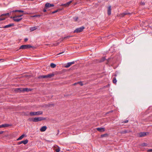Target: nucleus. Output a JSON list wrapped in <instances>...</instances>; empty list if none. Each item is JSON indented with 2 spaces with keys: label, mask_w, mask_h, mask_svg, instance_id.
I'll return each instance as SVG.
<instances>
[{
  "label": "nucleus",
  "mask_w": 152,
  "mask_h": 152,
  "mask_svg": "<svg viewBox=\"0 0 152 152\" xmlns=\"http://www.w3.org/2000/svg\"><path fill=\"white\" fill-rule=\"evenodd\" d=\"M28 40V39L27 38H25L24 39V41L26 42Z\"/></svg>",
  "instance_id": "nucleus-43"
},
{
  "label": "nucleus",
  "mask_w": 152,
  "mask_h": 152,
  "mask_svg": "<svg viewBox=\"0 0 152 152\" xmlns=\"http://www.w3.org/2000/svg\"><path fill=\"white\" fill-rule=\"evenodd\" d=\"M78 19V17H74V19L75 21H77Z\"/></svg>",
  "instance_id": "nucleus-35"
},
{
  "label": "nucleus",
  "mask_w": 152,
  "mask_h": 152,
  "mask_svg": "<svg viewBox=\"0 0 152 152\" xmlns=\"http://www.w3.org/2000/svg\"><path fill=\"white\" fill-rule=\"evenodd\" d=\"M5 18H0V21H2L5 19Z\"/></svg>",
  "instance_id": "nucleus-36"
},
{
  "label": "nucleus",
  "mask_w": 152,
  "mask_h": 152,
  "mask_svg": "<svg viewBox=\"0 0 152 152\" xmlns=\"http://www.w3.org/2000/svg\"><path fill=\"white\" fill-rule=\"evenodd\" d=\"M147 151L148 152H152V149H148Z\"/></svg>",
  "instance_id": "nucleus-41"
},
{
  "label": "nucleus",
  "mask_w": 152,
  "mask_h": 152,
  "mask_svg": "<svg viewBox=\"0 0 152 152\" xmlns=\"http://www.w3.org/2000/svg\"><path fill=\"white\" fill-rule=\"evenodd\" d=\"M38 27H39V26H38L31 27L29 29L31 31H32L37 29Z\"/></svg>",
  "instance_id": "nucleus-12"
},
{
  "label": "nucleus",
  "mask_w": 152,
  "mask_h": 152,
  "mask_svg": "<svg viewBox=\"0 0 152 152\" xmlns=\"http://www.w3.org/2000/svg\"><path fill=\"white\" fill-rule=\"evenodd\" d=\"M46 75L47 78H50L53 77L54 75V74L53 73H52Z\"/></svg>",
  "instance_id": "nucleus-18"
},
{
  "label": "nucleus",
  "mask_w": 152,
  "mask_h": 152,
  "mask_svg": "<svg viewBox=\"0 0 152 152\" xmlns=\"http://www.w3.org/2000/svg\"><path fill=\"white\" fill-rule=\"evenodd\" d=\"M43 11L44 12H46V9H44L43 10Z\"/></svg>",
  "instance_id": "nucleus-46"
},
{
  "label": "nucleus",
  "mask_w": 152,
  "mask_h": 152,
  "mask_svg": "<svg viewBox=\"0 0 152 152\" xmlns=\"http://www.w3.org/2000/svg\"><path fill=\"white\" fill-rule=\"evenodd\" d=\"M61 6H64L65 7H67L68 6L67 4H66V3L64 4H62L61 5Z\"/></svg>",
  "instance_id": "nucleus-31"
},
{
  "label": "nucleus",
  "mask_w": 152,
  "mask_h": 152,
  "mask_svg": "<svg viewBox=\"0 0 152 152\" xmlns=\"http://www.w3.org/2000/svg\"><path fill=\"white\" fill-rule=\"evenodd\" d=\"M106 59L105 57H102L100 61V62H102L104 61Z\"/></svg>",
  "instance_id": "nucleus-28"
},
{
  "label": "nucleus",
  "mask_w": 152,
  "mask_h": 152,
  "mask_svg": "<svg viewBox=\"0 0 152 152\" xmlns=\"http://www.w3.org/2000/svg\"><path fill=\"white\" fill-rule=\"evenodd\" d=\"M6 16V13H5V14H1V15H0V16L2 17V16Z\"/></svg>",
  "instance_id": "nucleus-40"
},
{
  "label": "nucleus",
  "mask_w": 152,
  "mask_h": 152,
  "mask_svg": "<svg viewBox=\"0 0 152 152\" xmlns=\"http://www.w3.org/2000/svg\"><path fill=\"white\" fill-rule=\"evenodd\" d=\"M10 125L8 124H4L0 125V128H4L10 126Z\"/></svg>",
  "instance_id": "nucleus-13"
},
{
  "label": "nucleus",
  "mask_w": 152,
  "mask_h": 152,
  "mask_svg": "<svg viewBox=\"0 0 152 152\" xmlns=\"http://www.w3.org/2000/svg\"><path fill=\"white\" fill-rule=\"evenodd\" d=\"M72 2V1H69L67 2L66 4H67L68 6H69V5L70 4V3Z\"/></svg>",
  "instance_id": "nucleus-34"
},
{
  "label": "nucleus",
  "mask_w": 152,
  "mask_h": 152,
  "mask_svg": "<svg viewBox=\"0 0 152 152\" xmlns=\"http://www.w3.org/2000/svg\"><path fill=\"white\" fill-rule=\"evenodd\" d=\"M111 6H110L108 7L107 10V14L109 15H110L111 14Z\"/></svg>",
  "instance_id": "nucleus-14"
},
{
  "label": "nucleus",
  "mask_w": 152,
  "mask_h": 152,
  "mask_svg": "<svg viewBox=\"0 0 152 152\" xmlns=\"http://www.w3.org/2000/svg\"><path fill=\"white\" fill-rule=\"evenodd\" d=\"M22 12L24 13V11L23 10H13L12 11V12Z\"/></svg>",
  "instance_id": "nucleus-22"
},
{
  "label": "nucleus",
  "mask_w": 152,
  "mask_h": 152,
  "mask_svg": "<svg viewBox=\"0 0 152 152\" xmlns=\"http://www.w3.org/2000/svg\"><path fill=\"white\" fill-rule=\"evenodd\" d=\"M54 6L53 4L47 3L45 4V9H47L50 7H53Z\"/></svg>",
  "instance_id": "nucleus-6"
},
{
  "label": "nucleus",
  "mask_w": 152,
  "mask_h": 152,
  "mask_svg": "<svg viewBox=\"0 0 152 152\" xmlns=\"http://www.w3.org/2000/svg\"><path fill=\"white\" fill-rule=\"evenodd\" d=\"M75 62L73 61L72 62H70L66 64L65 65V67L66 68H68L72 64H75Z\"/></svg>",
  "instance_id": "nucleus-11"
},
{
  "label": "nucleus",
  "mask_w": 152,
  "mask_h": 152,
  "mask_svg": "<svg viewBox=\"0 0 152 152\" xmlns=\"http://www.w3.org/2000/svg\"><path fill=\"white\" fill-rule=\"evenodd\" d=\"M23 14H26V13H24Z\"/></svg>",
  "instance_id": "nucleus-49"
},
{
  "label": "nucleus",
  "mask_w": 152,
  "mask_h": 152,
  "mask_svg": "<svg viewBox=\"0 0 152 152\" xmlns=\"http://www.w3.org/2000/svg\"><path fill=\"white\" fill-rule=\"evenodd\" d=\"M14 26V24L13 23H11L9 25L1 27L2 28H10Z\"/></svg>",
  "instance_id": "nucleus-9"
},
{
  "label": "nucleus",
  "mask_w": 152,
  "mask_h": 152,
  "mask_svg": "<svg viewBox=\"0 0 152 152\" xmlns=\"http://www.w3.org/2000/svg\"><path fill=\"white\" fill-rule=\"evenodd\" d=\"M3 132H4V131H0V134H2Z\"/></svg>",
  "instance_id": "nucleus-44"
},
{
  "label": "nucleus",
  "mask_w": 152,
  "mask_h": 152,
  "mask_svg": "<svg viewBox=\"0 0 152 152\" xmlns=\"http://www.w3.org/2000/svg\"><path fill=\"white\" fill-rule=\"evenodd\" d=\"M60 148H58L56 150V152H59L60 151Z\"/></svg>",
  "instance_id": "nucleus-38"
},
{
  "label": "nucleus",
  "mask_w": 152,
  "mask_h": 152,
  "mask_svg": "<svg viewBox=\"0 0 152 152\" xmlns=\"http://www.w3.org/2000/svg\"><path fill=\"white\" fill-rule=\"evenodd\" d=\"M148 134V132H141L139 134V137H145Z\"/></svg>",
  "instance_id": "nucleus-7"
},
{
  "label": "nucleus",
  "mask_w": 152,
  "mask_h": 152,
  "mask_svg": "<svg viewBox=\"0 0 152 152\" xmlns=\"http://www.w3.org/2000/svg\"><path fill=\"white\" fill-rule=\"evenodd\" d=\"M147 144L145 143H142L141 144V146L142 147L147 146Z\"/></svg>",
  "instance_id": "nucleus-25"
},
{
  "label": "nucleus",
  "mask_w": 152,
  "mask_h": 152,
  "mask_svg": "<svg viewBox=\"0 0 152 152\" xmlns=\"http://www.w3.org/2000/svg\"><path fill=\"white\" fill-rule=\"evenodd\" d=\"M113 83H116L117 82V80L115 77H114L113 78Z\"/></svg>",
  "instance_id": "nucleus-30"
},
{
  "label": "nucleus",
  "mask_w": 152,
  "mask_h": 152,
  "mask_svg": "<svg viewBox=\"0 0 152 152\" xmlns=\"http://www.w3.org/2000/svg\"><path fill=\"white\" fill-rule=\"evenodd\" d=\"M64 52V51H63V52H62L61 53H60L58 54V55H59V54H62V53H63Z\"/></svg>",
  "instance_id": "nucleus-45"
},
{
  "label": "nucleus",
  "mask_w": 152,
  "mask_h": 152,
  "mask_svg": "<svg viewBox=\"0 0 152 152\" xmlns=\"http://www.w3.org/2000/svg\"><path fill=\"white\" fill-rule=\"evenodd\" d=\"M141 5H144L145 4V3L144 2H141Z\"/></svg>",
  "instance_id": "nucleus-42"
},
{
  "label": "nucleus",
  "mask_w": 152,
  "mask_h": 152,
  "mask_svg": "<svg viewBox=\"0 0 152 152\" xmlns=\"http://www.w3.org/2000/svg\"><path fill=\"white\" fill-rule=\"evenodd\" d=\"M38 78L39 79L47 78V75H40L39 77Z\"/></svg>",
  "instance_id": "nucleus-20"
},
{
  "label": "nucleus",
  "mask_w": 152,
  "mask_h": 152,
  "mask_svg": "<svg viewBox=\"0 0 152 152\" xmlns=\"http://www.w3.org/2000/svg\"><path fill=\"white\" fill-rule=\"evenodd\" d=\"M128 122V120H126L125 121H123V122L124 123H127Z\"/></svg>",
  "instance_id": "nucleus-39"
},
{
  "label": "nucleus",
  "mask_w": 152,
  "mask_h": 152,
  "mask_svg": "<svg viewBox=\"0 0 152 152\" xmlns=\"http://www.w3.org/2000/svg\"><path fill=\"white\" fill-rule=\"evenodd\" d=\"M46 119V118H45L40 117L32 118L31 120L34 122H37L42 120H45Z\"/></svg>",
  "instance_id": "nucleus-2"
},
{
  "label": "nucleus",
  "mask_w": 152,
  "mask_h": 152,
  "mask_svg": "<svg viewBox=\"0 0 152 152\" xmlns=\"http://www.w3.org/2000/svg\"><path fill=\"white\" fill-rule=\"evenodd\" d=\"M130 13L127 12H124L123 13L121 14V17H124L125 15L129 14Z\"/></svg>",
  "instance_id": "nucleus-19"
},
{
  "label": "nucleus",
  "mask_w": 152,
  "mask_h": 152,
  "mask_svg": "<svg viewBox=\"0 0 152 152\" xmlns=\"http://www.w3.org/2000/svg\"><path fill=\"white\" fill-rule=\"evenodd\" d=\"M28 141L27 139H26L25 140H22L20 142H19L18 143V144L19 145L22 143L24 145L26 144L28 142Z\"/></svg>",
  "instance_id": "nucleus-8"
},
{
  "label": "nucleus",
  "mask_w": 152,
  "mask_h": 152,
  "mask_svg": "<svg viewBox=\"0 0 152 152\" xmlns=\"http://www.w3.org/2000/svg\"><path fill=\"white\" fill-rule=\"evenodd\" d=\"M1 60V59H0V60Z\"/></svg>",
  "instance_id": "nucleus-50"
},
{
  "label": "nucleus",
  "mask_w": 152,
  "mask_h": 152,
  "mask_svg": "<svg viewBox=\"0 0 152 152\" xmlns=\"http://www.w3.org/2000/svg\"><path fill=\"white\" fill-rule=\"evenodd\" d=\"M78 84V83H77H77H74V84H73V85H76L77 84Z\"/></svg>",
  "instance_id": "nucleus-47"
},
{
  "label": "nucleus",
  "mask_w": 152,
  "mask_h": 152,
  "mask_svg": "<svg viewBox=\"0 0 152 152\" xmlns=\"http://www.w3.org/2000/svg\"><path fill=\"white\" fill-rule=\"evenodd\" d=\"M9 14H10V13H6V16H7V15H9Z\"/></svg>",
  "instance_id": "nucleus-48"
},
{
  "label": "nucleus",
  "mask_w": 152,
  "mask_h": 152,
  "mask_svg": "<svg viewBox=\"0 0 152 152\" xmlns=\"http://www.w3.org/2000/svg\"><path fill=\"white\" fill-rule=\"evenodd\" d=\"M131 39L130 37H128L127 38V39H126V43H130V42H129L128 41L130 39Z\"/></svg>",
  "instance_id": "nucleus-29"
},
{
  "label": "nucleus",
  "mask_w": 152,
  "mask_h": 152,
  "mask_svg": "<svg viewBox=\"0 0 152 152\" xmlns=\"http://www.w3.org/2000/svg\"><path fill=\"white\" fill-rule=\"evenodd\" d=\"M72 36H68L66 37H65L63 38V39H67L69 38Z\"/></svg>",
  "instance_id": "nucleus-26"
},
{
  "label": "nucleus",
  "mask_w": 152,
  "mask_h": 152,
  "mask_svg": "<svg viewBox=\"0 0 152 152\" xmlns=\"http://www.w3.org/2000/svg\"><path fill=\"white\" fill-rule=\"evenodd\" d=\"M131 132L129 130H125L124 131H121L120 133L121 134H124L127 133H129Z\"/></svg>",
  "instance_id": "nucleus-17"
},
{
  "label": "nucleus",
  "mask_w": 152,
  "mask_h": 152,
  "mask_svg": "<svg viewBox=\"0 0 152 152\" xmlns=\"http://www.w3.org/2000/svg\"><path fill=\"white\" fill-rule=\"evenodd\" d=\"M16 91L17 92H24L25 91H31V89L30 88H18L16 89Z\"/></svg>",
  "instance_id": "nucleus-1"
},
{
  "label": "nucleus",
  "mask_w": 152,
  "mask_h": 152,
  "mask_svg": "<svg viewBox=\"0 0 152 152\" xmlns=\"http://www.w3.org/2000/svg\"><path fill=\"white\" fill-rule=\"evenodd\" d=\"M108 134H102L101 135V137H106L108 136Z\"/></svg>",
  "instance_id": "nucleus-24"
},
{
  "label": "nucleus",
  "mask_w": 152,
  "mask_h": 152,
  "mask_svg": "<svg viewBox=\"0 0 152 152\" xmlns=\"http://www.w3.org/2000/svg\"><path fill=\"white\" fill-rule=\"evenodd\" d=\"M32 47V46L29 45H24L20 46L19 48L20 49H24L28 48H30Z\"/></svg>",
  "instance_id": "nucleus-4"
},
{
  "label": "nucleus",
  "mask_w": 152,
  "mask_h": 152,
  "mask_svg": "<svg viewBox=\"0 0 152 152\" xmlns=\"http://www.w3.org/2000/svg\"><path fill=\"white\" fill-rule=\"evenodd\" d=\"M77 83H78V84H80V85L81 86H82L83 85V84L82 82H81V81L79 82H78Z\"/></svg>",
  "instance_id": "nucleus-33"
},
{
  "label": "nucleus",
  "mask_w": 152,
  "mask_h": 152,
  "mask_svg": "<svg viewBox=\"0 0 152 152\" xmlns=\"http://www.w3.org/2000/svg\"><path fill=\"white\" fill-rule=\"evenodd\" d=\"M62 9H59V10H55V11H53V12H52V14H54V13H56V12H58L59 10H62Z\"/></svg>",
  "instance_id": "nucleus-27"
},
{
  "label": "nucleus",
  "mask_w": 152,
  "mask_h": 152,
  "mask_svg": "<svg viewBox=\"0 0 152 152\" xmlns=\"http://www.w3.org/2000/svg\"><path fill=\"white\" fill-rule=\"evenodd\" d=\"M17 18V17L15 16L13 17V20L15 21L18 22L22 19V18Z\"/></svg>",
  "instance_id": "nucleus-10"
},
{
  "label": "nucleus",
  "mask_w": 152,
  "mask_h": 152,
  "mask_svg": "<svg viewBox=\"0 0 152 152\" xmlns=\"http://www.w3.org/2000/svg\"><path fill=\"white\" fill-rule=\"evenodd\" d=\"M25 136V135L24 134H23L21 135L17 139V140H21L22 139V138L24 137Z\"/></svg>",
  "instance_id": "nucleus-21"
},
{
  "label": "nucleus",
  "mask_w": 152,
  "mask_h": 152,
  "mask_svg": "<svg viewBox=\"0 0 152 152\" xmlns=\"http://www.w3.org/2000/svg\"><path fill=\"white\" fill-rule=\"evenodd\" d=\"M43 112L42 111H38L37 112H30V114L31 116L38 115L42 114Z\"/></svg>",
  "instance_id": "nucleus-3"
},
{
  "label": "nucleus",
  "mask_w": 152,
  "mask_h": 152,
  "mask_svg": "<svg viewBox=\"0 0 152 152\" xmlns=\"http://www.w3.org/2000/svg\"><path fill=\"white\" fill-rule=\"evenodd\" d=\"M47 129V127L46 126H42L40 129V131L41 132H43L45 131Z\"/></svg>",
  "instance_id": "nucleus-16"
},
{
  "label": "nucleus",
  "mask_w": 152,
  "mask_h": 152,
  "mask_svg": "<svg viewBox=\"0 0 152 152\" xmlns=\"http://www.w3.org/2000/svg\"><path fill=\"white\" fill-rule=\"evenodd\" d=\"M84 28L85 27L83 26L77 28L74 31V33H79L81 32L83 30Z\"/></svg>",
  "instance_id": "nucleus-5"
},
{
  "label": "nucleus",
  "mask_w": 152,
  "mask_h": 152,
  "mask_svg": "<svg viewBox=\"0 0 152 152\" xmlns=\"http://www.w3.org/2000/svg\"><path fill=\"white\" fill-rule=\"evenodd\" d=\"M50 66L51 67L54 68L56 66V65L54 63H51L50 64Z\"/></svg>",
  "instance_id": "nucleus-23"
},
{
  "label": "nucleus",
  "mask_w": 152,
  "mask_h": 152,
  "mask_svg": "<svg viewBox=\"0 0 152 152\" xmlns=\"http://www.w3.org/2000/svg\"><path fill=\"white\" fill-rule=\"evenodd\" d=\"M23 16V15H16L15 16H16L17 17H21L22 16Z\"/></svg>",
  "instance_id": "nucleus-37"
},
{
  "label": "nucleus",
  "mask_w": 152,
  "mask_h": 152,
  "mask_svg": "<svg viewBox=\"0 0 152 152\" xmlns=\"http://www.w3.org/2000/svg\"><path fill=\"white\" fill-rule=\"evenodd\" d=\"M40 16V15H33V17H39Z\"/></svg>",
  "instance_id": "nucleus-32"
},
{
  "label": "nucleus",
  "mask_w": 152,
  "mask_h": 152,
  "mask_svg": "<svg viewBox=\"0 0 152 152\" xmlns=\"http://www.w3.org/2000/svg\"><path fill=\"white\" fill-rule=\"evenodd\" d=\"M96 129L97 131L100 132H104L105 131L104 128H97Z\"/></svg>",
  "instance_id": "nucleus-15"
}]
</instances>
